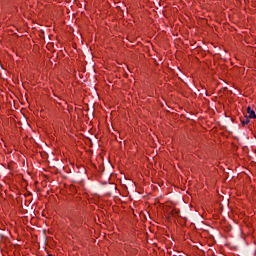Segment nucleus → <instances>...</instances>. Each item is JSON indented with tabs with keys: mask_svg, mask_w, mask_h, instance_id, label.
I'll list each match as a JSON object with an SVG mask.
<instances>
[{
	"mask_svg": "<svg viewBox=\"0 0 256 256\" xmlns=\"http://www.w3.org/2000/svg\"><path fill=\"white\" fill-rule=\"evenodd\" d=\"M247 113L249 114V119H256L255 110L251 109V106L247 107Z\"/></svg>",
	"mask_w": 256,
	"mask_h": 256,
	"instance_id": "nucleus-1",
	"label": "nucleus"
},
{
	"mask_svg": "<svg viewBox=\"0 0 256 256\" xmlns=\"http://www.w3.org/2000/svg\"><path fill=\"white\" fill-rule=\"evenodd\" d=\"M241 124L242 125H248L249 124V117L241 118Z\"/></svg>",
	"mask_w": 256,
	"mask_h": 256,
	"instance_id": "nucleus-2",
	"label": "nucleus"
},
{
	"mask_svg": "<svg viewBox=\"0 0 256 256\" xmlns=\"http://www.w3.org/2000/svg\"><path fill=\"white\" fill-rule=\"evenodd\" d=\"M30 99L31 98H29V97H25V101H27V103H29Z\"/></svg>",
	"mask_w": 256,
	"mask_h": 256,
	"instance_id": "nucleus-3",
	"label": "nucleus"
},
{
	"mask_svg": "<svg viewBox=\"0 0 256 256\" xmlns=\"http://www.w3.org/2000/svg\"><path fill=\"white\" fill-rule=\"evenodd\" d=\"M18 99H19L20 101H23V99H25V98L22 97V98H18Z\"/></svg>",
	"mask_w": 256,
	"mask_h": 256,
	"instance_id": "nucleus-4",
	"label": "nucleus"
},
{
	"mask_svg": "<svg viewBox=\"0 0 256 256\" xmlns=\"http://www.w3.org/2000/svg\"><path fill=\"white\" fill-rule=\"evenodd\" d=\"M48 256H53V255L49 254Z\"/></svg>",
	"mask_w": 256,
	"mask_h": 256,
	"instance_id": "nucleus-5",
	"label": "nucleus"
}]
</instances>
